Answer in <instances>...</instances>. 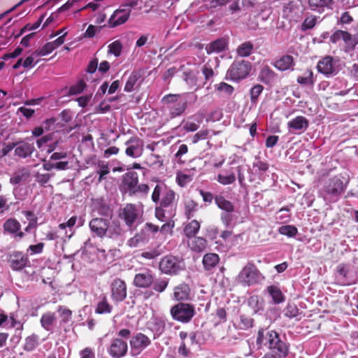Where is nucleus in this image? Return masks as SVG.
<instances>
[{
    "label": "nucleus",
    "instance_id": "f257e3e1",
    "mask_svg": "<svg viewBox=\"0 0 358 358\" xmlns=\"http://www.w3.org/2000/svg\"><path fill=\"white\" fill-rule=\"evenodd\" d=\"M196 100L197 96L194 92L167 94L162 98V101L166 104L164 107V115L166 117V120L181 116L188 105L194 104Z\"/></svg>",
    "mask_w": 358,
    "mask_h": 358
},
{
    "label": "nucleus",
    "instance_id": "f03ea898",
    "mask_svg": "<svg viewBox=\"0 0 358 358\" xmlns=\"http://www.w3.org/2000/svg\"><path fill=\"white\" fill-rule=\"evenodd\" d=\"M345 190L343 180L340 176H336L324 183L319 194L325 202L331 203L337 202Z\"/></svg>",
    "mask_w": 358,
    "mask_h": 358
},
{
    "label": "nucleus",
    "instance_id": "7ed1b4c3",
    "mask_svg": "<svg viewBox=\"0 0 358 358\" xmlns=\"http://www.w3.org/2000/svg\"><path fill=\"white\" fill-rule=\"evenodd\" d=\"M334 275L337 284L341 286L351 285L358 280V269L350 264H338Z\"/></svg>",
    "mask_w": 358,
    "mask_h": 358
},
{
    "label": "nucleus",
    "instance_id": "20e7f679",
    "mask_svg": "<svg viewBox=\"0 0 358 358\" xmlns=\"http://www.w3.org/2000/svg\"><path fill=\"white\" fill-rule=\"evenodd\" d=\"M176 192L164 183L156 185L151 196L154 203L164 208L172 206L176 200Z\"/></svg>",
    "mask_w": 358,
    "mask_h": 358
},
{
    "label": "nucleus",
    "instance_id": "39448f33",
    "mask_svg": "<svg viewBox=\"0 0 358 358\" xmlns=\"http://www.w3.org/2000/svg\"><path fill=\"white\" fill-rule=\"evenodd\" d=\"M238 281L243 285L250 286L262 282L265 278L252 263H248L238 275Z\"/></svg>",
    "mask_w": 358,
    "mask_h": 358
},
{
    "label": "nucleus",
    "instance_id": "423d86ee",
    "mask_svg": "<svg viewBox=\"0 0 358 358\" xmlns=\"http://www.w3.org/2000/svg\"><path fill=\"white\" fill-rule=\"evenodd\" d=\"M251 71L250 62L235 60L227 72V78L232 81H239L246 78Z\"/></svg>",
    "mask_w": 358,
    "mask_h": 358
},
{
    "label": "nucleus",
    "instance_id": "0eeeda50",
    "mask_svg": "<svg viewBox=\"0 0 358 358\" xmlns=\"http://www.w3.org/2000/svg\"><path fill=\"white\" fill-rule=\"evenodd\" d=\"M170 313L173 320L182 323H187L194 316L195 308L192 304L179 303L171 308Z\"/></svg>",
    "mask_w": 358,
    "mask_h": 358
},
{
    "label": "nucleus",
    "instance_id": "6e6552de",
    "mask_svg": "<svg viewBox=\"0 0 358 358\" xmlns=\"http://www.w3.org/2000/svg\"><path fill=\"white\" fill-rule=\"evenodd\" d=\"M159 268L166 274L176 275L185 268V264L179 257L166 255L160 261Z\"/></svg>",
    "mask_w": 358,
    "mask_h": 358
},
{
    "label": "nucleus",
    "instance_id": "1a4fd4ad",
    "mask_svg": "<svg viewBox=\"0 0 358 358\" xmlns=\"http://www.w3.org/2000/svg\"><path fill=\"white\" fill-rule=\"evenodd\" d=\"M317 68L319 72L327 77L336 75L341 69L339 61L330 56H327L320 60Z\"/></svg>",
    "mask_w": 358,
    "mask_h": 358
},
{
    "label": "nucleus",
    "instance_id": "9d476101",
    "mask_svg": "<svg viewBox=\"0 0 358 358\" xmlns=\"http://www.w3.org/2000/svg\"><path fill=\"white\" fill-rule=\"evenodd\" d=\"M276 333V331L272 329L260 328L257 331L255 344L250 345L251 352L264 347L268 348Z\"/></svg>",
    "mask_w": 358,
    "mask_h": 358
},
{
    "label": "nucleus",
    "instance_id": "9b49d317",
    "mask_svg": "<svg viewBox=\"0 0 358 358\" xmlns=\"http://www.w3.org/2000/svg\"><path fill=\"white\" fill-rule=\"evenodd\" d=\"M124 145L126 146L125 155L129 157L138 158L144 152V141L138 136L130 137Z\"/></svg>",
    "mask_w": 358,
    "mask_h": 358
},
{
    "label": "nucleus",
    "instance_id": "f8f14e48",
    "mask_svg": "<svg viewBox=\"0 0 358 358\" xmlns=\"http://www.w3.org/2000/svg\"><path fill=\"white\" fill-rule=\"evenodd\" d=\"M111 299L115 303L123 301L127 295V289L125 282L120 278L114 279L110 285Z\"/></svg>",
    "mask_w": 358,
    "mask_h": 358
},
{
    "label": "nucleus",
    "instance_id": "ddd939ff",
    "mask_svg": "<svg viewBox=\"0 0 358 358\" xmlns=\"http://www.w3.org/2000/svg\"><path fill=\"white\" fill-rule=\"evenodd\" d=\"M4 233L10 234L15 241L22 240L25 234L21 231L20 223L15 218H9L3 224Z\"/></svg>",
    "mask_w": 358,
    "mask_h": 358
},
{
    "label": "nucleus",
    "instance_id": "4468645a",
    "mask_svg": "<svg viewBox=\"0 0 358 358\" xmlns=\"http://www.w3.org/2000/svg\"><path fill=\"white\" fill-rule=\"evenodd\" d=\"M130 16V10L129 7H123L121 6L118 9L115 10L108 20V24L110 27H115L124 24Z\"/></svg>",
    "mask_w": 358,
    "mask_h": 358
},
{
    "label": "nucleus",
    "instance_id": "2eb2a0df",
    "mask_svg": "<svg viewBox=\"0 0 358 358\" xmlns=\"http://www.w3.org/2000/svg\"><path fill=\"white\" fill-rule=\"evenodd\" d=\"M127 350L128 345L127 341L117 338L111 341L108 352L112 357L120 358L127 354Z\"/></svg>",
    "mask_w": 358,
    "mask_h": 358
},
{
    "label": "nucleus",
    "instance_id": "dca6fc26",
    "mask_svg": "<svg viewBox=\"0 0 358 358\" xmlns=\"http://www.w3.org/2000/svg\"><path fill=\"white\" fill-rule=\"evenodd\" d=\"M138 183V175L135 171H129L122 176L120 189L122 192L129 195L135 189Z\"/></svg>",
    "mask_w": 358,
    "mask_h": 358
},
{
    "label": "nucleus",
    "instance_id": "f3484780",
    "mask_svg": "<svg viewBox=\"0 0 358 358\" xmlns=\"http://www.w3.org/2000/svg\"><path fill=\"white\" fill-rule=\"evenodd\" d=\"M268 349H269L271 352H276L287 357L289 350V345L286 342L285 339H282L277 332Z\"/></svg>",
    "mask_w": 358,
    "mask_h": 358
},
{
    "label": "nucleus",
    "instance_id": "a211bd4d",
    "mask_svg": "<svg viewBox=\"0 0 358 358\" xmlns=\"http://www.w3.org/2000/svg\"><path fill=\"white\" fill-rule=\"evenodd\" d=\"M308 120L301 115L296 116L287 122L289 131L293 134H301L308 129Z\"/></svg>",
    "mask_w": 358,
    "mask_h": 358
},
{
    "label": "nucleus",
    "instance_id": "6ab92c4d",
    "mask_svg": "<svg viewBox=\"0 0 358 358\" xmlns=\"http://www.w3.org/2000/svg\"><path fill=\"white\" fill-rule=\"evenodd\" d=\"M154 282V276L152 271L145 270L142 272L138 273L135 275L134 279V285L139 288L150 287Z\"/></svg>",
    "mask_w": 358,
    "mask_h": 358
},
{
    "label": "nucleus",
    "instance_id": "aec40b11",
    "mask_svg": "<svg viewBox=\"0 0 358 358\" xmlns=\"http://www.w3.org/2000/svg\"><path fill=\"white\" fill-rule=\"evenodd\" d=\"M9 262L12 270L21 271L28 264L29 259L22 252L14 251L10 255Z\"/></svg>",
    "mask_w": 358,
    "mask_h": 358
},
{
    "label": "nucleus",
    "instance_id": "412c9836",
    "mask_svg": "<svg viewBox=\"0 0 358 358\" xmlns=\"http://www.w3.org/2000/svg\"><path fill=\"white\" fill-rule=\"evenodd\" d=\"M151 343L150 339L142 333H138L130 340V345L132 350L138 353L143 351Z\"/></svg>",
    "mask_w": 358,
    "mask_h": 358
},
{
    "label": "nucleus",
    "instance_id": "4be33fe9",
    "mask_svg": "<svg viewBox=\"0 0 358 358\" xmlns=\"http://www.w3.org/2000/svg\"><path fill=\"white\" fill-rule=\"evenodd\" d=\"M108 222L107 219L101 217L94 218L90 222V228L94 235L101 238L106 233Z\"/></svg>",
    "mask_w": 358,
    "mask_h": 358
},
{
    "label": "nucleus",
    "instance_id": "5701e85b",
    "mask_svg": "<svg viewBox=\"0 0 358 358\" xmlns=\"http://www.w3.org/2000/svg\"><path fill=\"white\" fill-rule=\"evenodd\" d=\"M166 321L164 317H153L148 322V328L154 334L155 338L161 336L165 331Z\"/></svg>",
    "mask_w": 358,
    "mask_h": 358
},
{
    "label": "nucleus",
    "instance_id": "b1692460",
    "mask_svg": "<svg viewBox=\"0 0 358 358\" xmlns=\"http://www.w3.org/2000/svg\"><path fill=\"white\" fill-rule=\"evenodd\" d=\"M257 79L265 85H271L278 80V74L266 65L260 69Z\"/></svg>",
    "mask_w": 358,
    "mask_h": 358
},
{
    "label": "nucleus",
    "instance_id": "393cba45",
    "mask_svg": "<svg viewBox=\"0 0 358 358\" xmlns=\"http://www.w3.org/2000/svg\"><path fill=\"white\" fill-rule=\"evenodd\" d=\"M34 146L33 143L26 141L15 143V155L20 158H27L33 153Z\"/></svg>",
    "mask_w": 358,
    "mask_h": 358
},
{
    "label": "nucleus",
    "instance_id": "a878e982",
    "mask_svg": "<svg viewBox=\"0 0 358 358\" xmlns=\"http://www.w3.org/2000/svg\"><path fill=\"white\" fill-rule=\"evenodd\" d=\"M173 299L176 301H187L190 299V288L186 283L176 286L173 289Z\"/></svg>",
    "mask_w": 358,
    "mask_h": 358
},
{
    "label": "nucleus",
    "instance_id": "bb28decb",
    "mask_svg": "<svg viewBox=\"0 0 358 358\" xmlns=\"http://www.w3.org/2000/svg\"><path fill=\"white\" fill-rule=\"evenodd\" d=\"M124 220L129 227H131L138 218L137 209L134 204H127L122 212Z\"/></svg>",
    "mask_w": 358,
    "mask_h": 358
},
{
    "label": "nucleus",
    "instance_id": "cd10ccee",
    "mask_svg": "<svg viewBox=\"0 0 358 358\" xmlns=\"http://www.w3.org/2000/svg\"><path fill=\"white\" fill-rule=\"evenodd\" d=\"M227 41L225 38H218L209 43L206 47V52L208 55L212 53H220L224 51L227 48Z\"/></svg>",
    "mask_w": 358,
    "mask_h": 358
},
{
    "label": "nucleus",
    "instance_id": "c85d7f7f",
    "mask_svg": "<svg viewBox=\"0 0 358 358\" xmlns=\"http://www.w3.org/2000/svg\"><path fill=\"white\" fill-rule=\"evenodd\" d=\"M187 245L191 250L199 253L205 250L207 246V241L200 236H194L189 238Z\"/></svg>",
    "mask_w": 358,
    "mask_h": 358
},
{
    "label": "nucleus",
    "instance_id": "c756f323",
    "mask_svg": "<svg viewBox=\"0 0 358 358\" xmlns=\"http://www.w3.org/2000/svg\"><path fill=\"white\" fill-rule=\"evenodd\" d=\"M266 291L269 296L271 298L273 303L280 304L285 301V296L278 285H269L267 287Z\"/></svg>",
    "mask_w": 358,
    "mask_h": 358
},
{
    "label": "nucleus",
    "instance_id": "7c9ffc66",
    "mask_svg": "<svg viewBox=\"0 0 358 358\" xmlns=\"http://www.w3.org/2000/svg\"><path fill=\"white\" fill-rule=\"evenodd\" d=\"M294 65V58L291 55H284L273 63V66L281 71L292 69Z\"/></svg>",
    "mask_w": 358,
    "mask_h": 358
},
{
    "label": "nucleus",
    "instance_id": "2f4dec72",
    "mask_svg": "<svg viewBox=\"0 0 358 358\" xmlns=\"http://www.w3.org/2000/svg\"><path fill=\"white\" fill-rule=\"evenodd\" d=\"M57 318L52 312H47L42 315L40 322L41 327L48 331H52Z\"/></svg>",
    "mask_w": 358,
    "mask_h": 358
},
{
    "label": "nucleus",
    "instance_id": "473e14b6",
    "mask_svg": "<svg viewBox=\"0 0 358 358\" xmlns=\"http://www.w3.org/2000/svg\"><path fill=\"white\" fill-rule=\"evenodd\" d=\"M159 227L157 225L147 222L141 229L139 233L144 239V241L146 243L150 238H153L155 235L159 231Z\"/></svg>",
    "mask_w": 358,
    "mask_h": 358
},
{
    "label": "nucleus",
    "instance_id": "72a5a7b5",
    "mask_svg": "<svg viewBox=\"0 0 358 358\" xmlns=\"http://www.w3.org/2000/svg\"><path fill=\"white\" fill-rule=\"evenodd\" d=\"M113 310V307L108 302L107 297L106 296H103L97 302L94 312L95 313L100 315L110 314L112 313Z\"/></svg>",
    "mask_w": 358,
    "mask_h": 358
},
{
    "label": "nucleus",
    "instance_id": "f704fd0d",
    "mask_svg": "<svg viewBox=\"0 0 358 358\" xmlns=\"http://www.w3.org/2000/svg\"><path fill=\"white\" fill-rule=\"evenodd\" d=\"M77 217H71L66 222L59 224L58 228L63 231L64 236L69 239L73 234V227L77 222Z\"/></svg>",
    "mask_w": 358,
    "mask_h": 358
},
{
    "label": "nucleus",
    "instance_id": "c9c22d12",
    "mask_svg": "<svg viewBox=\"0 0 358 358\" xmlns=\"http://www.w3.org/2000/svg\"><path fill=\"white\" fill-rule=\"evenodd\" d=\"M298 11L297 5L294 1H289L283 6L282 15L289 20H294Z\"/></svg>",
    "mask_w": 358,
    "mask_h": 358
},
{
    "label": "nucleus",
    "instance_id": "e433bc0d",
    "mask_svg": "<svg viewBox=\"0 0 358 358\" xmlns=\"http://www.w3.org/2000/svg\"><path fill=\"white\" fill-rule=\"evenodd\" d=\"M203 118L200 115H194L188 118L187 121L185 123L183 128L187 131H196L201 124Z\"/></svg>",
    "mask_w": 358,
    "mask_h": 358
},
{
    "label": "nucleus",
    "instance_id": "4c0bfd02",
    "mask_svg": "<svg viewBox=\"0 0 358 358\" xmlns=\"http://www.w3.org/2000/svg\"><path fill=\"white\" fill-rule=\"evenodd\" d=\"M215 202L217 207L224 211H234V206L230 201L226 199L222 195H217L215 196Z\"/></svg>",
    "mask_w": 358,
    "mask_h": 358
},
{
    "label": "nucleus",
    "instance_id": "58836bf2",
    "mask_svg": "<svg viewBox=\"0 0 358 358\" xmlns=\"http://www.w3.org/2000/svg\"><path fill=\"white\" fill-rule=\"evenodd\" d=\"M220 219L225 227L232 229L235 226L237 216L234 214V211H224L220 215Z\"/></svg>",
    "mask_w": 358,
    "mask_h": 358
},
{
    "label": "nucleus",
    "instance_id": "ea45409f",
    "mask_svg": "<svg viewBox=\"0 0 358 358\" xmlns=\"http://www.w3.org/2000/svg\"><path fill=\"white\" fill-rule=\"evenodd\" d=\"M331 4V0H308L310 8L319 13H322L324 8H328Z\"/></svg>",
    "mask_w": 358,
    "mask_h": 358
},
{
    "label": "nucleus",
    "instance_id": "a19ab883",
    "mask_svg": "<svg viewBox=\"0 0 358 358\" xmlns=\"http://www.w3.org/2000/svg\"><path fill=\"white\" fill-rule=\"evenodd\" d=\"M220 257L215 253H208L203 256V264L206 270H211L219 262Z\"/></svg>",
    "mask_w": 358,
    "mask_h": 358
},
{
    "label": "nucleus",
    "instance_id": "79ce46f5",
    "mask_svg": "<svg viewBox=\"0 0 358 358\" xmlns=\"http://www.w3.org/2000/svg\"><path fill=\"white\" fill-rule=\"evenodd\" d=\"M296 81L301 85L313 87L315 83L313 71L307 70L301 76L297 77Z\"/></svg>",
    "mask_w": 358,
    "mask_h": 358
},
{
    "label": "nucleus",
    "instance_id": "37998d69",
    "mask_svg": "<svg viewBox=\"0 0 358 358\" xmlns=\"http://www.w3.org/2000/svg\"><path fill=\"white\" fill-rule=\"evenodd\" d=\"M122 230L119 223L113 222L111 224L108 222V229L105 236L110 238H117L122 235Z\"/></svg>",
    "mask_w": 358,
    "mask_h": 358
},
{
    "label": "nucleus",
    "instance_id": "c03bdc74",
    "mask_svg": "<svg viewBox=\"0 0 358 358\" xmlns=\"http://www.w3.org/2000/svg\"><path fill=\"white\" fill-rule=\"evenodd\" d=\"M200 229V223L195 220L189 222L184 228V234L188 238L196 236Z\"/></svg>",
    "mask_w": 358,
    "mask_h": 358
},
{
    "label": "nucleus",
    "instance_id": "a18cd8bd",
    "mask_svg": "<svg viewBox=\"0 0 358 358\" xmlns=\"http://www.w3.org/2000/svg\"><path fill=\"white\" fill-rule=\"evenodd\" d=\"M254 45L250 41H245L238 46L236 52L241 57H249L253 52Z\"/></svg>",
    "mask_w": 358,
    "mask_h": 358
},
{
    "label": "nucleus",
    "instance_id": "49530a36",
    "mask_svg": "<svg viewBox=\"0 0 358 358\" xmlns=\"http://www.w3.org/2000/svg\"><path fill=\"white\" fill-rule=\"evenodd\" d=\"M150 187L147 184H138L132 191L129 196H134L138 198H146L148 195Z\"/></svg>",
    "mask_w": 358,
    "mask_h": 358
},
{
    "label": "nucleus",
    "instance_id": "de8ad7c7",
    "mask_svg": "<svg viewBox=\"0 0 358 358\" xmlns=\"http://www.w3.org/2000/svg\"><path fill=\"white\" fill-rule=\"evenodd\" d=\"M38 345V336L32 334L25 338L23 349L27 352L33 351Z\"/></svg>",
    "mask_w": 358,
    "mask_h": 358
},
{
    "label": "nucleus",
    "instance_id": "09e8293b",
    "mask_svg": "<svg viewBox=\"0 0 358 358\" xmlns=\"http://www.w3.org/2000/svg\"><path fill=\"white\" fill-rule=\"evenodd\" d=\"M141 75L137 71H133L128 80L126 82L124 86V91L127 92H131L134 90V87L136 85L138 80L140 78Z\"/></svg>",
    "mask_w": 358,
    "mask_h": 358
},
{
    "label": "nucleus",
    "instance_id": "8fccbe9b",
    "mask_svg": "<svg viewBox=\"0 0 358 358\" xmlns=\"http://www.w3.org/2000/svg\"><path fill=\"white\" fill-rule=\"evenodd\" d=\"M217 180L223 185L233 184L236 181V176L233 172H226L217 175Z\"/></svg>",
    "mask_w": 358,
    "mask_h": 358
},
{
    "label": "nucleus",
    "instance_id": "3c124183",
    "mask_svg": "<svg viewBox=\"0 0 358 358\" xmlns=\"http://www.w3.org/2000/svg\"><path fill=\"white\" fill-rule=\"evenodd\" d=\"M330 39L332 43H336L340 40H343L347 45H348V43L350 41V34L345 31L337 30L331 35Z\"/></svg>",
    "mask_w": 358,
    "mask_h": 358
},
{
    "label": "nucleus",
    "instance_id": "603ef678",
    "mask_svg": "<svg viewBox=\"0 0 358 358\" xmlns=\"http://www.w3.org/2000/svg\"><path fill=\"white\" fill-rule=\"evenodd\" d=\"M87 87V84L83 79L79 80L69 89V95H78L81 94Z\"/></svg>",
    "mask_w": 358,
    "mask_h": 358
},
{
    "label": "nucleus",
    "instance_id": "864d4df0",
    "mask_svg": "<svg viewBox=\"0 0 358 358\" xmlns=\"http://www.w3.org/2000/svg\"><path fill=\"white\" fill-rule=\"evenodd\" d=\"M176 180L180 187H185L193 180V175L178 172L176 174Z\"/></svg>",
    "mask_w": 358,
    "mask_h": 358
},
{
    "label": "nucleus",
    "instance_id": "5fc2aeb1",
    "mask_svg": "<svg viewBox=\"0 0 358 358\" xmlns=\"http://www.w3.org/2000/svg\"><path fill=\"white\" fill-rule=\"evenodd\" d=\"M278 232L282 235L292 238L298 234V229L294 225H284L279 227Z\"/></svg>",
    "mask_w": 358,
    "mask_h": 358
},
{
    "label": "nucleus",
    "instance_id": "6e6d98bb",
    "mask_svg": "<svg viewBox=\"0 0 358 358\" xmlns=\"http://www.w3.org/2000/svg\"><path fill=\"white\" fill-rule=\"evenodd\" d=\"M188 152V147L185 144H181L178 147L177 152L174 155V161L179 164H183L185 163V159H182V157Z\"/></svg>",
    "mask_w": 358,
    "mask_h": 358
},
{
    "label": "nucleus",
    "instance_id": "4d7b16f0",
    "mask_svg": "<svg viewBox=\"0 0 358 358\" xmlns=\"http://www.w3.org/2000/svg\"><path fill=\"white\" fill-rule=\"evenodd\" d=\"M55 50V47L50 42L45 43L42 48L36 50L34 52V55L36 57H43L50 54Z\"/></svg>",
    "mask_w": 358,
    "mask_h": 358
},
{
    "label": "nucleus",
    "instance_id": "13d9d810",
    "mask_svg": "<svg viewBox=\"0 0 358 358\" xmlns=\"http://www.w3.org/2000/svg\"><path fill=\"white\" fill-rule=\"evenodd\" d=\"M108 53L113 55L115 57L120 56L122 50V43L117 40L108 45Z\"/></svg>",
    "mask_w": 358,
    "mask_h": 358
},
{
    "label": "nucleus",
    "instance_id": "bf43d9fd",
    "mask_svg": "<svg viewBox=\"0 0 358 358\" xmlns=\"http://www.w3.org/2000/svg\"><path fill=\"white\" fill-rule=\"evenodd\" d=\"M197 210L198 204L194 201L188 200L185 202V215L188 219L192 217Z\"/></svg>",
    "mask_w": 358,
    "mask_h": 358
},
{
    "label": "nucleus",
    "instance_id": "052dcab7",
    "mask_svg": "<svg viewBox=\"0 0 358 358\" xmlns=\"http://www.w3.org/2000/svg\"><path fill=\"white\" fill-rule=\"evenodd\" d=\"M198 71L195 72L193 71H187L184 72L183 78L185 81L190 86H194L197 82V74Z\"/></svg>",
    "mask_w": 358,
    "mask_h": 358
},
{
    "label": "nucleus",
    "instance_id": "680f3d73",
    "mask_svg": "<svg viewBox=\"0 0 358 358\" xmlns=\"http://www.w3.org/2000/svg\"><path fill=\"white\" fill-rule=\"evenodd\" d=\"M57 312L59 313L62 321L64 323L69 322L72 316V311L65 306H59L57 308Z\"/></svg>",
    "mask_w": 358,
    "mask_h": 358
},
{
    "label": "nucleus",
    "instance_id": "e2e57ef3",
    "mask_svg": "<svg viewBox=\"0 0 358 358\" xmlns=\"http://www.w3.org/2000/svg\"><path fill=\"white\" fill-rule=\"evenodd\" d=\"M253 326V319L249 316L241 315L240 316V322L238 328L243 330H246Z\"/></svg>",
    "mask_w": 358,
    "mask_h": 358
},
{
    "label": "nucleus",
    "instance_id": "0e129e2a",
    "mask_svg": "<svg viewBox=\"0 0 358 358\" xmlns=\"http://www.w3.org/2000/svg\"><path fill=\"white\" fill-rule=\"evenodd\" d=\"M264 87L259 84L253 86L250 90V101L252 103L255 104L258 100V97L262 94Z\"/></svg>",
    "mask_w": 358,
    "mask_h": 358
},
{
    "label": "nucleus",
    "instance_id": "69168bd1",
    "mask_svg": "<svg viewBox=\"0 0 358 358\" xmlns=\"http://www.w3.org/2000/svg\"><path fill=\"white\" fill-rule=\"evenodd\" d=\"M45 15H42L36 22H35L34 24H27L21 30L20 34L17 35V36L22 35L25 31H31L35 30L38 29L40 25L41 24L42 22L43 21Z\"/></svg>",
    "mask_w": 358,
    "mask_h": 358
},
{
    "label": "nucleus",
    "instance_id": "338daca9",
    "mask_svg": "<svg viewBox=\"0 0 358 358\" xmlns=\"http://www.w3.org/2000/svg\"><path fill=\"white\" fill-rule=\"evenodd\" d=\"M210 134L209 129H201L196 133L191 138L192 143L195 144L201 140H205L208 138Z\"/></svg>",
    "mask_w": 358,
    "mask_h": 358
},
{
    "label": "nucleus",
    "instance_id": "774afa93",
    "mask_svg": "<svg viewBox=\"0 0 358 358\" xmlns=\"http://www.w3.org/2000/svg\"><path fill=\"white\" fill-rule=\"evenodd\" d=\"M317 17L314 15L307 17L302 23V29L308 30L313 28L316 24Z\"/></svg>",
    "mask_w": 358,
    "mask_h": 358
}]
</instances>
